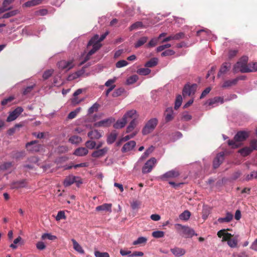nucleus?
Here are the masks:
<instances>
[{
  "label": "nucleus",
  "mask_w": 257,
  "mask_h": 257,
  "mask_svg": "<svg viewBox=\"0 0 257 257\" xmlns=\"http://www.w3.org/2000/svg\"><path fill=\"white\" fill-rule=\"evenodd\" d=\"M108 34V32H106L101 35L100 37H99L98 35H95L89 40L87 47L88 48L89 46L92 45V48L88 52L85 57L84 60L80 63V65H81L83 64L89 60L90 56L101 48L102 45L100 44V42L106 38Z\"/></svg>",
  "instance_id": "nucleus-1"
},
{
  "label": "nucleus",
  "mask_w": 257,
  "mask_h": 257,
  "mask_svg": "<svg viewBox=\"0 0 257 257\" xmlns=\"http://www.w3.org/2000/svg\"><path fill=\"white\" fill-rule=\"evenodd\" d=\"M175 227L177 233L182 237L190 238L193 235H197V234L195 233L194 230L189 226L182 225L181 224H176Z\"/></svg>",
  "instance_id": "nucleus-2"
},
{
  "label": "nucleus",
  "mask_w": 257,
  "mask_h": 257,
  "mask_svg": "<svg viewBox=\"0 0 257 257\" xmlns=\"http://www.w3.org/2000/svg\"><path fill=\"white\" fill-rule=\"evenodd\" d=\"M249 136L248 132L239 131L237 133L234 137L233 140H229L228 144L232 148H237L239 146V143L245 141Z\"/></svg>",
  "instance_id": "nucleus-3"
},
{
  "label": "nucleus",
  "mask_w": 257,
  "mask_h": 257,
  "mask_svg": "<svg viewBox=\"0 0 257 257\" xmlns=\"http://www.w3.org/2000/svg\"><path fill=\"white\" fill-rule=\"evenodd\" d=\"M158 120L156 118H153L149 120L146 124L142 130V134L144 135H147L151 133L155 128L158 124Z\"/></svg>",
  "instance_id": "nucleus-4"
},
{
  "label": "nucleus",
  "mask_w": 257,
  "mask_h": 257,
  "mask_svg": "<svg viewBox=\"0 0 257 257\" xmlns=\"http://www.w3.org/2000/svg\"><path fill=\"white\" fill-rule=\"evenodd\" d=\"M74 183H75L77 186H79L80 184L82 183V180L80 177L77 176H75L73 175H69L66 177L63 181V185L65 187H68Z\"/></svg>",
  "instance_id": "nucleus-5"
},
{
  "label": "nucleus",
  "mask_w": 257,
  "mask_h": 257,
  "mask_svg": "<svg viewBox=\"0 0 257 257\" xmlns=\"http://www.w3.org/2000/svg\"><path fill=\"white\" fill-rule=\"evenodd\" d=\"M198 85L196 84H186L184 86L182 90V94L184 97L186 96H192L194 95L196 91Z\"/></svg>",
  "instance_id": "nucleus-6"
},
{
  "label": "nucleus",
  "mask_w": 257,
  "mask_h": 257,
  "mask_svg": "<svg viewBox=\"0 0 257 257\" xmlns=\"http://www.w3.org/2000/svg\"><path fill=\"white\" fill-rule=\"evenodd\" d=\"M26 147L29 152L34 153L39 152L42 149V146L38 144V141L35 140L27 143Z\"/></svg>",
  "instance_id": "nucleus-7"
},
{
  "label": "nucleus",
  "mask_w": 257,
  "mask_h": 257,
  "mask_svg": "<svg viewBox=\"0 0 257 257\" xmlns=\"http://www.w3.org/2000/svg\"><path fill=\"white\" fill-rule=\"evenodd\" d=\"M57 66L59 69L66 71H68L74 66L73 60L69 61L61 60L58 62Z\"/></svg>",
  "instance_id": "nucleus-8"
},
{
  "label": "nucleus",
  "mask_w": 257,
  "mask_h": 257,
  "mask_svg": "<svg viewBox=\"0 0 257 257\" xmlns=\"http://www.w3.org/2000/svg\"><path fill=\"white\" fill-rule=\"evenodd\" d=\"M156 163L157 160L155 158H152L149 159L143 167L142 173L143 174H147L151 172Z\"/></svg>",
  "instance_id": "nucleus-9"
},
{
  "label": "nucleus",
  "mask_w": 257,
  "mask_h": 257,
  "mask_svg": "<svg viewBox=\"0 0 257 257\" xmlns=\"http://www.w3.org/2000/svg\"><path fill=\"white\" fill-rule=\"evenodd\" d=\"M247 64L242 63V62L238 61L233 66L232 71L234 73L238 72L241 73H248V70L247 69Z\"/></svg>",
  "instance_id": "nucleus-10"
},
{
  "label": "nucleus",
  "mask_w": 257,
  "mask_h": 257,
  "mask_svg": "<svg viewBox=\"0 0 257 257\" xmlns=\"http://www.w3.org/2000/svg\"><path fill=\"white\" fill-rule=\"evenodd\" d=\"M179 175V171L176 170H172L161 175L160 178L163 181H167L170 179L177 178Z\"/></svg>",
  "instance_id": "nucleus-11"
},
{
  "label": "nucleus",
  "mask_w": 257,
  "mask_h": 257,
  "mask_svg": "<svg viewBox=\"0 0 257 257\" xmlns=\"http://www.w3.org/2000/svg\"><path fill=\"white\" fill-rule=\"evenodd\" d=\"M24 109L22 107H18L12 112H10L7 118V121L11 122L15 120L23 111Z\"/></svg>",
  "instance_id": "nucleus-12"
},
{
  "label": "nucleus",
  "mask_w": 257,
  "mask_h": 257,
  "mask_svg": "<svg viewBox=\"0 0 257 257\" xmlns=\"http://www.w3.org/2000/svg\"><path fill=\"white\" fill-rule=\"evenodd\" d=\"M108 148L104 147L100 149H96L91 154V156L93 158H99L104 156L108 151Z\"/></svg>",
  "instance_id": "nucleus-13"
},
{
  "label": "nucleus",
  "mask_w": 257,
  "mask_h": 257,
  "mask_svg": "<svg viewBox=\"0 0 257 257\" xmlns=\"http://www.w3.org/2000/svg\"><path fill=\"white\" fill-rule=\"evenodd\" d=\"M185 34L183 32H180L175 35H171L170 36L164 38L162 43H165L171 40H179L184 38Z\"/></svg>",
  "instance_id": "nucleus-14"
},
{
  "label": "nucleus",
  "mask_w": 257,
  "mask_h": 257,
  "mask_svg": "<svg viewBox=\"0 0 257 257\" xmlns=\"http://www.w3.org/2000/svg\"><path fill=\"white\" fill-rule=\"evenodd\" d=\"M224 154L223 152H221L217 155L213 162V166L214 168H217L223 162L224 160Z\"/></svg>",
  "instance_id": "nucleus-15"
},
{
  "label": "nucleus",
  "mask_w": 257,
  "mask_h": 257,
  "mask_svg": "<svg viewBox=\"0 0 257 257\" xmlns=\"http://www.w3.org/2000/svg\"><path fill=\"white\" fill-rule=\"evenodd\" d=\"M170 251L175 257H181L186 252L185 249L179 247L171 248Z\"/></svg>",
  "instance_id": "nucleus-16"
},
{
  "label": "nucleus",
  "mask_w": 257,
  "mask_h": 257,
  "mask_svg": "<svg viewBox=\"0 0 257 257\" xmlns=\"http://www.w3.org/2000/svg\"><path fill=\"white\" fill-rule=\"evenodd\" d=\"M136 143L134 141H131L125 143L121 149L122 153H126L132 150L136 146Z\"/></svg>",
  "instance_id": "nucleus-17"
},
{
  "label": "nucleus",
  "mask_w": 257,
  "mask_h": 257,
  "mask_svg": "<svg viewBox=\"0 0 257 257\" xmlns=\"http://www.w3.org/2000/svg\"><path fill=\"white\" fill-rule=\"evenodd\" d=\"M112 122L111 118H107L94 123V126L95 127H107L111 124Z\"/></svg>",
  "instance_id": "nucleus-18"
},
{
  "label": "nucleus",
  "mask_w": 257,
  "mask_h": 257,
  "mask_svg": "<svg viewBox=\"0 0 257 257\" xmlns=\"http://www.w3.org/2000/svg\"><path fill=\"white\" fill-rule=\"evenodd\" d=\"M102 132L94 130L88 133V137L92 140H98L102 137Z\"/></svg>",
  "instance_id": "nucleus-19"
},
{
  "label": "nucleus",
  "mask_w": 257,
  "mask_h": 257,
  "mask_svg": "<svg viewBox=\"0 0 257 257\" xmlns=\"http://www.w3.org/2000/svg\"><path fill=\"white\" fill-rule=\"evenodd\" d=\"M224 102V100L223 97L220 96L214 97L213 98L209 99L207 101L206 103H208L209 105H213L214 104H216L218 102H220L221 104L223 103Z\"/></svg>",
  "instance_id": "nucleus-20"
},
{
  "label": "nucleus",
  "mask_w": 257,
  "mask_h": 257,
  "mask_svg": "<svg viewBox=\"0 0 257 257\" xmlns=\"http://www.w3.org/2000/svg\"><path fill=\"white\" fill-rule=\"evenodd\" d=\"M111 204L104 203L101 205L98 206L96 207V210L97 211H106L111 212Z\"/></svg>",
  "instance_id": "nucleus-21"
},
{
  "label": "nucleus",
  "mask_w": 257,
  "mask_h": 257,
  "mask_svg": "<svg viewBox=\"0 0 257 257\" xmlns=\"http://www.w3.org/2000/svg\"><path fill=\"white\" fill-rule=\"evenodd\" d=\"M165 119L166 122H169L172 120L173 118V110L172 108H167L165 112Z\"/></svg>",
  "instance_id": "nucleus-22"
},
{
  "label": "nucleus",
  "mask_w": 257,
  "mask_h": 257,
  "mask_svg": "<svg viewBox=\"0 0 257 257\" xmlns=\"http://www.w3.org/2000/svg\"><path fill=\"white\" fill-rule=\"evenodd\" d=\"M88 153V150L87 148L84 147H80L76 149L73 154L77 156H84Z\"/></svg>",
  "instance_id": "nucleus-23"
},
{
  "label": "nucleus",
  "mask_w": 257,
  "mask_h": 257,
  "mask_svg": "<svg viewBox=\"0 0 257 257\" xmlns=\"http://www.w3.org/2000/svg\"><path fill=\"white\" fill-rule=\"evenodd\" d=\"M127 120L123 116L121 119L117 120L113 124V127L116 129H119L123 127L126 124Z\"/></svg>",
  "instance_id": "nucleus-24"
},
{
  "label": "nucleus",
  "mask_w": 257,
  "mask_h": 257,
  "mask_svg": "<svg viewBox=\"0 0 257 257\" xmlns=\"http://www.w3.org/2000/svg\"><path fill=\"white\" fill-rule=\"evenodd\" d=\"M123 116L127 121L129 119H132V120H134V118L136 120L137 117V111L134 109L130 110L127 111V112L124 114Z\"/></svg>",
  "instance_id": "nucleus-25"
},
{
  "label": "nucleus",
  "mask_w": 257,
  "mask_h": 257,
  "mask_svg": "<svg viewBox=\"0 0 257 257\" xmlns=\"http://www.w3.org/2000/svg\"><path fill=\"white\" fill-rule=\"evenodd\" d=\"M230 67V64L224 63L221 66L220 70L218 73L217 76L219 77L222 74H224L229 70Z\"/></svg>",
  "instance_id": "nucleus-26"
},
{
  "label": "nucleus",
  "mask_w": 257,
  "mask_h": 257,
  "mask_svg": "<svg viewBox=\"0 0 257 257\" xmlns=\"http://www.w3.org/2000/svg\"><path fill=\"white\" fill-rule=\"evenodd\" d=\"M232 219L233 215L230 212H227L226 214V216L225 217L218 218V221L219 223L229 222Z\"/></svg>",
  "instance_id": "nucleus-27"
},
{
  "label": "nucleus",
  "mask_w": 257,
  "mask_h": 257,
  "mask_svg": "<svg viewBox=\"0 0 257 257\" xmlns=\"http://www.w3.org/2000/svg\"><path fill=\"white\" fill-rule=\"evenodd\" d=\"M237 84L236 80L233 79L232 80H225L222 85V87L223 88H227L231 86L236 85Z\"/></svg>",
  "instance_id": "nucleus-28"
},
{
  "label": "nucleus",
  "mask_w": 257,
  "mask_h": 257,
  "mask_svg": "<svg viewBox=\"0 0 257 257\" xmlns=\"http://www.w3.org/2000/svg\"><path fill=\"white\" fill-rule=\"evenodd\" d=\"M252 149L249 147H244L241 149H240L238 151V153L241 154L243 157L247 156L249 154H250L252 151Z\"/></svg>",
  "instance_id": "nucleus-29"
},
{
  "label": "nucleus",
  "mask_w": 257,
  "mask_h": 257,
  "mask_svg": "<svg viewBox=\"0 0 257 257\" xmlns=\"http://www.w3.org/2000/svg\"><path fill=\"white\" fill-rule=\"evenodd\" d=\"M72 242L73 243V247L75 250L80 253H84V250L82 249L81 245L74 239H72Z\"/></svg>",
  "instance_id": "nucleus-30"
},
{
  "label": "nucleus",
  "mask_w": 257,
  "mask_h": 257,
  "mask_svg": "<svg viewBox=\"0 0 257 257\" xmlns=\"http://www.w3.org/2000/svg\"><path fill=\"white\" fill-rule=\"evenodd\" d=\"M117 134L115 132L110 133L107 138V143L108 144H111L115 142L117 138Z\"/></svg>",
  "instance_id": "nucleus-31"
},
{
  "label": "nucleus",
  "mask_w": 257,
  "mask_h": 257,
  "mask_svg": "<svg viewBox=\"0 0 257 257\" xmlns=\"http://www.w3.org/2000/svg\"><path fill=\"white\" fill-rule=\"evenodd\" d=\"M158 60L157 58H153L147 62L145 66L147 67H153L158 64Z\"/></svg>",
  "instance_id": "nucleus-32"
},
{
  "label": "nucleus",
  "mask_w": 257,
  "mask_h": 257,
  "mask_svg": "<svg viewBox=\"0 0 257 257\" xmlns=\"http://www.w3.org/2000/svg\"><path fill=\"white\" fill-rule=\"evenodd\" d=\"M42 0H30L25 3L24 5L26 7H33L42 3Z\"/></svg>",
  "instance_id": "nucleus-33"
},
{
  "label": "nucleus",
  "mask_w": 257,
  "mask_h": 257,
  "mask_svg": "<svg viewBox=\"0 0 257 257\" xmlns=\"http://www.w3.org/2000/svg\"><path fill=\"white\" fill-rule=\"evenodd\" d=\"M148 40V38L147 37H141L138 41L135 44V47L136 48H138L141 46H142L143 45H144L145 43H146Z\"/></svg>",
  "instance_id": "nucleus-34"
},
{
  "label": "nucleus",
  "mask_w": 257,
  "mask_h": 257,
  "mask_svg": "<svg viewBox=\"0 0 257 257\" xmlns=\"http://www.w3.org/2000/svg\"><path fill=\"white\" fill-rule=\"evenodd\" d=\"M82 139L81 137L75 135L71 137L69 139V142L73 144H78L80 143Z\"/></svg>",
  "instance_id": "nucleus-35"
},
{
  "label": "nucleus",
  "mask_w": 257,
  "mask_h": 257,
  "mask_svg": "<svg viewBox=\"0 0 257 257\" xmlns=\"http://www.w3.org/2000/svg\"><path fill=\"white\" fill-rule=\"evenodd\" d=\"M137 125V120L134 118V120H132L129 125L126 128V133H128L131 132Z\"/></svg>",
  "instance_id": "nucleus-36"
},
{
  "label": "nucleus",
  "mask_w": 257,
  "mask_h": 257,
  "mask_svg": "<svg viewBox=\"0 0 257 257\" xmlns=\"http://www.w3.org/2000/svg\"><path fill=\"white\" fill-rule=\"evenodd\" d=\"M144 28V25L142 22H137L133 24H132L130 27V31H133L138 28Z\"/></svg>",
  "instance_id": "nucleus-37"
},
{
  "label": "nucleus",
  "mask_w": 257,
  "mask_h": 257,
  "mask_svg": "<svg viewBox=\"0 0 257 257\" xmlns=\"http://www.w3.org/2000/svg\"><path fill=\"white\" fill-rule=\"evenodd\" d=\"M238 243L237 238L236 237L231 238L227 242L228 245L231 248H235L237 246Z\"/></svg>",
  "instance_id": "nucleus-38"
},
{
  "label": "nucleus",
  "mask_w": 257,
  "mask_h": 257,
  "mask_svg": "<svg viewBox=\"0 0 257 257\" xmlns=\"http://www.w3.org/2000/svg\"><path fill=\"white\" fill-rule=\"evenodd\" d=\"M247 69L248 70V72H255L257 71V62H252L247 64Z\"/></svg>",
  "instance_id": "nucleus-39"
},
{
  "label": "nucleus",
  "mask_w": 257,
  "mask_h": 257,
  "mask_svg": "<svg viewBox=\"0 0 257 257\" xmlns=\"http://www.w3.org/2000/svg\"><path fill=\"white\" fill-rule=\"evenodd\" d=\"M139 79L138 75H134L129 77L126 80V83L128 85L135 83Z\"/></svg>",
  "instance_id": "nucleus-40"
},
{
  "label": "nucleus",
  "mask_w": 257,
  "mask_h": 257,
  "mask_svg": "<svg viewBox=\"0 0 257 257\" xmlns=\"http://www.w3.org/2000/svg\"><path fill=\"white\" fill-rule=\"evenodd\" d=\"M137 73L142 75H147L151 73V70L148 68H143L139 69Z\"/></svg>",
  "instance_id": "nucleus-41"
},
{
  "label": "nucleus",
  "mask_w": 257,
  "mask_h": 257,
  "mask_svg": "<svg viewBox=\"0 0 257 257\" xmlns=\"http://www.w3.org/2000/svg\"><path fill=\"white\" fill-rule=\"evenodd\" d=\"M81 109V107H78L74 111L70 112L68 115L67 118L69 119H73L75 118L77 114L80 112Z\"/></svg>",
  "instance_id": "nucleus-42"
},
{
  "label": "nucleus",
  "mask_w": 257,
  "mask_h": 257,
  "mask_svg": "<svg viewBox=\"0 0 257 257\" xmlns=\"http://www.w3.org/2000/svg\"><path fill=\"white\" fill-rule=\"evenodd\" d=\"M191 215L190 212L188 210H185L180 215V218L182 220H187Z\"/></svg>",
  "instance_id": "nucleus-43"
},
{
  "label": "nucleus",
  "mask_w": 257,
  "mask_h": 257,
  "mask_svg": "<svg viewBox=\"0 0 257 257\" xmlns=\"http://www.w3.org/2000/svg\"><path fill=\"white\" fill-rule=\"evenodd\" d=\"M26 181L25 180L17 181L13 184V188H19L24 187L26 186Z\"/></svg>",
  "instance_id": "nucleus-44"
},
{
  "label": "nucleus",
  "mask_w": 257,
  "mask_h": 257,
  "mask_svg": "<svg viewBox=\"0 0 257 257\" xmlns=\"http://www.w3.org/2000/svg\"><path fill=\"white\" fill-rule=\"evenodd\" d=\"M18 13V10H14L5 13L2 17L3 19H7L16 15Z\"/></svg>",
  "instance_id": "nucleus-45"
},
{
  "label": "nucleus",
  "mask_w": 257,
  "mask_h": 257,
  "mask_svg": "<svg viewBox=\"0 0 257 257\" xmlns=\"http://www.w3.org/2000/svg\"><path fill=\"white\" fill-rule=\"evenodd\" d=\"M99 107V104L97 103H95L91 107H90L88 110V113L89 114H92L94 112H96Z\"/></svg>",
  "instance_id": "nucleus-46"
},
{
  "label": "nucleus",
  "mask_w": 257,
  "mask_h": 257,
  "mask_svg": "<svg viewBox=\"0 0 257 257\" xmlns=\"http://www.w3.org/2000/svg\"><path fill=\"white\" fill-rule=\"evenodd\" d=\"M182 102V98L181 95H178L176 97L174 108L177 109L181 105Z\"/></svg>",
  "instance_id": "nucleus-47"
},
{
  "label": "nucleus",
  "mask_w": 257,
  "mask_h": 257,
  "mask_svg": "<svg viewBox=\"0 0 257 257\" xmlns=\"http://www.w3.org/2000/svg\"><path fill=\"white\" fill-rule=\"evenodd\" d=\"M147 238L145 237H140L133 242L134 245H138L146 243Z\"/></svg>",
  "instance_id": "nucleus-48"
},
{
  "label": "nucleus",
  "mask_w": 257,
  "mask_h": 257,
  "mask_svg": "<svg viewBox=\"0 0 257 257\" xmlns=\"http://www.w3.org/2000/svg\"><path fill=\"white\" fill-rule=\"evenodd\" d=\"M85 146L86 148L89 149H95V146L96 145V144L95 142L92 141H87L85 143Z\"/></svg>",
  "instance_id": "nucleus-49"
},
{
  "label": "nucleus",
  "mask_w": 257,
  "mask_h": 257,
  "mask_svg": "<svg viewBox=\"0 0 257 257\" xmlns=\"http://www.w3.org/2000/svg\"><path fill=\"white\" fill-rule=\"evenodd\" d=\"M152 236L156 238L163 237L165 235V232L163 231H155L153 232Z\"/></svg>",
  "instance_id": "nucleus-50"
},
{
  "label": "nucleus",
  "mask_w": 257,
  "mask_h": 257,
  "mask_svg": "<svg viewBox=\"0 0 257 257\" xmlns=\"http://www.w3.org/2000/svg\"><path fill=\"white\" fill-rule=\"evenodd\" d=\"M43 240L48 239L49 240H53L57 238L56 236L53 235L50 233H44L41 237Z\"/></svg>",
  "instance_id": "nucleus-51"
},
{
  "label": "nucleus",
  "mask_w": 257,
  "mask_h": 257,
  "mask_svg": "<svg viewBox=\"0 0 257 257\" xmlns=\"http://www.w3.org/2000/svg\"><path fill=\"white\" fill-rule=\"evenodd\" d=\"M154 150V147L151 146L145 152V153L142 155V158L143 159L147 158L153 152Z\"/></svg>",
  "instance_id": "nucleus-52"
},
{
  "label": "nucleus",
  "mask_w": 257,
  "mask_h": 257,
  "mask_svg": "<svg viewBox=\"0 0 257 257\" xmlns=\"http://www.w3.org/2000/svg\"><path fill=\"white\" fill-rule=\"evenodd\" d=\"M124 89L123 88H119L115 89L112 93V96L114 97L121 95L124 92Z\"/></svg>",
  "instance_id": "nucleus-53"
},
{
  "label": "nucleus",
  "mask_w": 257,
  "mask_h": 257,
  "mask_svg": "<svg viewBox=\"0 0 257 257\" xmlns=\"http://www.w3.org/2000/svg\"><path fill=\"white\" fill-rule=\"evenodd\" d=\"M53 71H54L52 69L45 71L43 74V79L46 80L49 78L52 75Z\"/></svg>",
  "instance_id": "nucleus-54"
},
{
  "label": "nucleus",
  "mask_w": 257,
  "mask_h": 257,
  "mask_svg": "<svg viewBox=\"0 0 257 257\" xmlns=\"http://www.w3.org/2000/svg\"><path fill=\"white\" fill-rule=\"evenodd\" d=\"M158 40L159 39L158 38H153L149 42V43L147 45V46L149 47H155L158 44Z\"/></svg>",
  "instance_id": "nucleus-55"
},
{
  "label": "nucleus",
  "mask_w": 257,
  "mask_h": 257,
  "mask_svg": "<svg viewBox=\"0 0 257 257\" xmlns=\"http://www.w3.org/2000/svg\"><path fill=\"white\" fill-rule=\"evenodd\" d=\"M33 136L36 137L38 139H43L46 137V135H48V133H39L36 132L33 133Z\"/></svg>",
  "instance_id": "nucleus-56"
},
{
  "label": "nucleus",
  "mask_w": 257,
  "mask_h": 257,
  "mask_svg": "<svg viewBox=\"0 0 257 257\" xmlns=\"http://www.w3.org/2000/svg\"><path fill=\"white\" fill-rule=\"evenodd\" d=\"M175 53V52L174 50L169 49V50H167L164 51L163 52H162L161 54V56L162 57L172 56V55H174Z\"/></svg>",
  "instance_id": "nucleus-57"
},
{
  "label": "nucleus",
  "mask_w": 257,
  "mask_h": 257,
  "mask_svg": "<svg viewBox=\"0 0 257 257\" xmlns=\"http://www.w3.org/2000/svg\"><path fill=\"white\" fill-rule=\"evenodd\" d=\"M80 76V72L78 71L75 72V73L69 75L68 77L67 80L68 81H71L74 80L75 79L77 78Z\"/></svg>",
  "instance_id": "nucleus-58"
},
{
  "label": "nucleus",
  "mask_w": 257,
  "mask_h": 257,
  "mask_svg": "<svg viewBox=\"0 0 257 257\" xmlns=\"http://www.w3.org/2000/svg\"><path fill=\"white\" fill-rule=\"evenodd\" d=\"M128 64V63L126 61L122 60L118 61L116 62L115 66L117 68H121L124 66H126Z\"/></svg>",
  "instance_id": "nucleus-59"
},
{
  "label": "nucleus",
  "mask_w": 257,
  "mask_h": 257,
  "mask_svg": "<svg viewBox=\"0 0 257 257\" xmlns=\"http://www.w3.org/2000/svg\"><path fill=\"white\" fill-rule=\"evenodd\" d=\"M66 216L63 211H60L58 212L57 215L56 217V220L58 221L62 219H65Z\"/></svg>",
  "instance_id": "nucleus-60"
},
{
  "label": "nucleus",
  "mask_w": 257,
  "mask_h": 257,
  "mask_svg": "<svg viewBox=\"0 0 257 257\" xmlns=\"http://www.w3.org/2000/svg\"><path fill=\"white\" fill-rule=\"evenodd\" d=\"M96 257H109V255L107 252H101L99 251H95L94 252Z\"/></svg>",
  "instance_id": "nucleus-61"
},
{
  "label": "nucleus",
  "mask_w": 257,
  "mask_h": 257,
  "mask_svg": "<svg viewBox=\"0 0 257 257\" xmlns=\"http://www.w3.org/2000/svg\"><path fill=\"white\" fill-rule=\"evenodd\" d=\"M34 85H31L25 88L23 91V94L25 95L30 93L34 89Z\"/></svg>",
  "instance_id": "nucleus-62"
},
{
  "label": "nucleus",
  "mask_w": 257,
  "mask_h": 257,
  "mask_svg": "<svg viewBox=\"0 0 257 257\" xmlns=\"http://www.w3.org/2000/svg\"><path fill=\"white\" fill-rule=\"evenodd\" d=\"M36 247L39 250H43L46 248V246L42 241H38L36 244Z\"/></svg>",
  "instance_id": "nucleus-63"
},
{
  "label": "nucleus",
  "mask_w": 257,
  "mask_h": 257,
  "mask_svg": "<svg viewBox=\"0 0 257 257\" xmlns=\"http://www.w3.org/2000/svg\"><path fill=\"white\" fill-rule=\"evenodd\" d=\"M232 236L233 235L231 233L225 232L224 236H223L222 241H227L228 242V240H229Z\"/></svg>",
  "instance_id": "nucleus-64"
}]
</instances>
